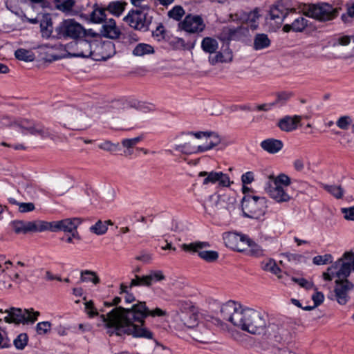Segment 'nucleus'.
Returning <instances> with one entry per match:
<instances>
[{
	"instance_id": "nucleus-1",
	"label": "nucleus",
	"mask_w": 354,
	"mask_h": 354,
	"mask_svg": "<svg viewBox=\"0 0 354 354\" xmlns=\"http://www.w3.org/2000/svg\"><path fill=\"white\" fill-rule=\"evenodd\" d=\"M167 312L159 308L149 310L145 301H139L130 308L121 306L112 309L106 315H101L102 321L107 328H113L117 335L127 334L136 338L152 339L153 333L145 326L148 316L163 317Z\"/></svg>"
},
{
	"instance_id": "nucleus-2",
	"label": "nucleus",
	"mask_w": 354,
	"mask_h": 354,
	"mask_svg": "<svg viewBox=\"0 0 354 354\" xmlns=\"http://www.w3.org/2000/svg\"><path fill=\"white\" fill-rule=\"evenodd\" d=\"M220 312L223 319L234 326L253 335L268 333L277 337L283 332L277 324H267L265 314L259 310L241 305L234 301H228L221 305Z\"/></svg>"
},
{
	"instance_id": "nucleus-3",
	"label": "nucleus",
	"mask_w": 354,
	"mask_h": 354,
	"mask_svg": "<svg viewBox=\"0 0 354 354\" xmlns=\"http://www.w3.org/2000/svg\"><path fill=\"white\" fill-rule=\"evenodd\" d=\"M351 270H354V253L346 252L328 268L327 272L323 273V277L326 281H331L335 276L339 279L335 281V293L336 300L341 305L347 302L348 291L353 286L346 279Z\"/></svg>"
},
{
	"instance_id": "nucleus-4",
	"label": "nucleus",
	"mask_w": 354,
	"mask_h": 354,
	"mask_svg": "<svg viewBox=\"0 0 354 354\" xmlns=\"http://www.w3.org/2000/svg\"><path fill=\"white\" fill-rule=\"evenodd\" d=\"M10 128L16 131H21L23 134L30 133L33 136H39L41 138L55 139V135L48 128H46L39 123H35L28 120H16L8 117L0 118V128Z\"/></svg>"
},
{
	"instance_id": "nucleus-5",
	"label": "nucleus",
	"mask_w": 354,
	"mask_h": 354,
	"mask_svg": "<svg viewBox=\"0 0 354 354\" xmlns=\"http://www.w3.org/2000/svg\"><path fill=\"white\" fill-rule=\"evenodd\" d=\"M290 183V178L284 174L277 176L270 175L266 185L265 191L276 202L286 203L291 199V197L285 187L289 186Z\"/></svg>"
},
{
	"instance_id": "nucleus-6",
	"label": "nucleus",
	"mask_w": 354,
	"mask_h": 354,
	"mask_svg": "<svg viewBox=\"0 0 354 354\" xmlns=\"http://www.w3.org/2000/svg\"><path fill=\"white\" fill-rule=\"evenodd\" d=\"M180 313L176 317V329L191 330L198 324L196 308L191 302L182 301L180 303Z\"/></svg>"
},
{
	"instance_id": "nucleus-7",
	"label": "nucleus",
	"mask_w": 354,
	"mask_h": 354,
	"mask_svg": "<svg viewBox=\"0 0 354 354\" xmlns=\"http://www.w3.org/2000/svg\"><path fill=\"white\" fill-rule=\"evenodd\" d=\"M265 197L245 195L241 201L245 217L260 220L265 215L267 208Z\"/></svg>"
},
{
	"instance_id": "nucleus-8",
	"label": "nucleus",
	"mask_w": 354,
	"mask_h": 354,
	"mask_svg": "<svg viewBox=\"0 0 354 354\" xmlns=\"http://www.w3.org/2000/svg\"><path fill=\"white\" fill-rule=\"evenodd\" d=\"M64 125L73 130H83L91 126L89 118L75 106H67L63 112Z\"/></svg>"
},
{
	"instance_id": "nucleus-9",
	"label": "nucleus",
	"mask_w": 354,
	"mask_h": 354,
	"mask_svg": "<svg viewBox=\"0 0 354 354\" xmlns=\"http://www.w3.org/2000/svg\"><path fill=\"white\" fill-rule=\"evenodd\" d=\"M87 35V31L73 19L62 21L55 29L53 37L57 39H80Z\"/></svg>"
},
{
	"instance_id": "nucleus-10",
	"label": "nucleus",
	"mask_w": 354,
	"mask_h": 354,
	"mask_svg": "<svg viewBox=\"0 0 354 354\" xmlns=\"http://www.w3.org/2000/svg\"><path fill=\"white\" fill-rule=\"evenodd\" d=\"M339 8H333L331 5L322 3L309 5L305 10V15L320 21L334 19L337 17Z\"/></svg>"
},
{
	"instance_id": "nucleus-11",
	"label": "nucleus",
	"mask_w": 354,
	"mask_h": 354,
	"mask_svg": "<svg viewBox=\"0 0 354 354\" xmlns=\"http://www.w3.org/2000/svg\"><path fill=\"white\" fill-rule=\"evenodd\" d=\"M7 315L3 319L9 324H28L34 323L39 315V312L34 311L32 308L24 309L17 308H10L5 310Z\"/></svg>"
},
{
	"instance_id": "nucleus-12",
	"label": "nucleus",
	"mask_w": 354,
	"mask_h": 354,
	"mask_svg": "<svg viewBox=\"0 0 354 354\" xmlns=\"http://www.w3.org/2000/svg\"><path fill=\"white\" fill-rule=\"evenodd\" d=\"M209 247L210 244L207 241H195L181 245V248L184 251L197 253L201 259L207 262H215L218 259V253L216 251L207 250Z\"/></svg>"
},
{
	"instance_id": "nucleus-13",
	"label": "nucleus",
	"mask_w": 354,
	"mask_h": 354,
	"mask_svg": "<svg viewBox=\"0 0 354 354\" xmlns=\"http://www.w3.org/2000/svg\"><path fill=\"white\" fill-rule=\"evenodd\" d=\"M194 132H182L176 135L170 142L173 145L176 151H180L184 154H191L198 153L197 147L193 143Z\"/></svg>"
},
{
	"instance_id": "nucleus-14",
	"label": "nucleus",
	"mask_w": 354,
	"mask_h": 354,
	"mask_svg": "<svg viewBox=\"0 0 354 354\" xmlns=\"http://www.w3.org/2000/svg\"><path fill=\"white\" fill-rule=\"evenodd\" d=\"M151 17L140 10H132L124 17V21L135 30L146 32L151 23Z\"/></svg>"
},
{
	"instance_id": "nucleus-15",
	"label": "nucleus",
	"mask_w": 354,
	"mask_h": 354,
	"mask_svg": "<svg viewBox=\"0 0 354 354\" xmlns=\"http://www.w3.org/2000/svg\"><path fill=\"white\" fill-rule=\"evenodd\" d=\"M92 59L96 61L106 60L115 53L112 41H102L100 37L93 39Z\"/></svg>"
},
{
	"instance_id": "nucleus-16",
	"label": "nucleus",
	"mask_w": 354,
	"mask_h": 354,
	"mask_svg": "<svg viewBox=\"0 0 354 354\" xmlns=\"http://www.w3.org/2000/svg\"><path fill=\"white\" fill-rule=\"evenodd\" d=\"M205 212L212 216L225 215L228 206L224 196H211L209 203L205 206Z\"/></svg>"
},
{
	"instance_id": "nucleus-17",
	"label": "nucleus",
	"mask_w": 354,
	"mask_h": 354,
	"mask_svg": "<svg viewBox=\"0 0 354 354\" xmlns=\"http://www.w3.org/2000/svg\"><path fill=\"white\" fill-rule=\"evenodd\" d=\"M178 28L189 33H198L205 29V25L200 16L188 15L178 24Z\"/></svg>"
},
{
	"instance_id": "nucleus-18",
	"label": "nucleus",
	"mask_w": 354,
	"mask_h": 354,
	"mask_svg": "<svg viewBox=\"0 0 354 354\" xmlns=\"http://www.w3.org/2000/svg\"><path fill=\"white\" fill-rule=\"evenodd\" d=\"M224 242L227 248L241 252L245 250V245H251V241L244 236L243 235L239 234L234 232L227 233L223 236Z\"/></svg>"
},
{
	"instance_id": "nucleus-19",
	"label": "nucleus",
	"mask_w": 354,
	"mask_h": 354,
	"mask_svg": "<svg viewBox=\"0 0 354 354\" xmlns=\"http://www.w3.org/2000/svg\"><path fill=\"white\" fill-rule=\"evenodd\" d=\"M199 177H203V184H215L218 183L219 186L221 187H230L231 181L227 174H224L221 171H201L198 174Z\"/></svg>"
},
{
	"instance_id": "nucleus-20",
	"label": "nucleus",
	"mask_w": 354,
	"mask_h": 354,
	"mask_svg": "<svg viewBox=\"0 0 354 354\" xmlns=\"http://www.w3.org/2000/svg\"><path fill=\"white\" fill-rule=\"evenodd\" d=\"M295 12V9L287 8L285 7L283 3L278 2L270 8L269 17H267V20L273 21L274 24L279 27L282 24L285 18L290 12Z\"/></svg>"
},
{
	"instance_id": "nucleus-21",
	"label": "nucleus",
	"mask_w": 354,
	"mask_h": 354,
	"mask_svg": "<svg viewBox=\"0 0 354 354\" xmlns=\"http://www.w3.org/2000/svg\"><path fill=\"white\" fill-rule=\"evenodd\" d=\"M194 136L196 138L198 139H200L203 137H205L207 138V145L197 147V151L198 153H202L210 150L214 147L218 145L221 142L220 136L214 132L198 131L196 132Z\"/></svg>"
},
{
	"instance_id": "nucleus-22",
	"label": "nucleus",
	"mask_w": 354,
	"mask_h": 354,
	"mask_svg": "<svg viewBox=\"0 0 354 354\" xmlns=\"http://www.w3.org/2000/svg\"><path fill=\"white\" fill-rule=\"evenodd\" d=\"M193 339L203 344H208L214 340V333L204 324H198L190 330Z\"/></svg>"
},
{
	"instance_id": "nucleus-23",
	"label": "nucleus",
	"mask_w": 354,
	"mask_h": 354,
	"mask_svg": "<svg viewBox=\"0 0 354 354\" xmlns=\"http://www.w3.org/2000/svg\"><path fill=\"white\" fill-rule=\"evenodd\" d=\"M74 52L72 55L73 57H91L93 50V39L91 40L80 39L75 41L73 44Z\"/></svg>"
},
{
	"instance_id": "nucleus-24",
	"label": "nucleus",
	"mask_w": 354,
	"mask_h": 354,
	"mask_svg": "<svg viewBox=\"0 0 354 354\" xmlns=\"http://www.w3.org/2000/svg\"><path fill=\"white\" fill-rule=\"evenodd\" d=\"M233 60V53L228 46H223L214 55H209V63L214 66L221 63H230Z\"/></svg>"
},
{
	"instance_id": "nucleus-25",
	"label": "nucleus",
	"mask_w": 354,
	"mask_h": 354,
	"mask_svg": "<svg viewBox=\"0 0 354 354\" xmlns=\"http://www.w3.org/2000/svg\"><path fill=\"white\" fill-rule=\"evenodd\" d=\"M249 30L244 26H227L222 30V35L227 40H241L247 37Z\"/></svg>"
},
{
	"instance_id": "nucleus-26",
	"label": "nucleus",
	"mask_w": 354,
	"mask_h": 354,
	"mask_svg": "<svg viewBox=\"0 0 354 354\" xmlns=\"http://www.w3.org/2000/svg\"><path fill=\"white\" fill-rule=\"evenodd\" d=\"M78 218H66L61 221H53V232L64 231L69 232L74 231L80 225Z\"/></svg>"
},
{
	"instance_id": "nucleus-27",
	"label": "nucleus",
	"mask_w": 354,
	"mask_h": 354,
	"mask_svg": "<svg viewBox=\"0 0 354 354\" xmlns=\"http://www.w3.org/2000/svg\"><path fill=\"white\" fill-rule=\"evenodd\" d=\"M301 120L300 115H286L279 120L278 127L283 131L290 132L297 129Z\"/></svg>"
},
{
	"instance_id": "nucleus-28",
	"label": "nucleus",
	"mask_w": 354,
	"mask_h": 354,
	"mask_svg": "<svg viewBox=\"0 0 354 354\" xmlns=\"http://www.w3.org/2000/svg\"><path fill=\"white\" fill-rule=\"evenodd\" d=\"M102 33L106 37L115 39L120 37L121 32L117 27L115 20L110 19L103 24Z\"/></svg>"
},
{
	"instance_id": "nucleus-29",
	"label": "nucleus",
	"mask_w": 354,
	"mask_h": 354,
	"mask_svg": "<svg viewBox=\"0 0 354 354\" xmlns=\"http://www.w3.org/2000/svg\"><path fill=\"white\" fill-rule=\"evenodd\" d=\"M41 33L43 37L49 38L51 36L53 37V28L52 19L49 15H44L42 16V19L39 20Z\"/></svg>"
},
{
	"instance_id": "nucleus-30",
	"label": "nucleus",
	"mask_w": 354,
	"mask_h": 354,
	"mask_svg": "<svg viewBox=\"0 0 354 354\" xmlns=\"http://www.w3.org/2000/svg\"><path fill=\"white\" fill-rule=\"evenodd\" d=\"M261 147L270 153H275L282 149L283 142L279 140L270 138L262 141Z\"/></svg>"
},
{
	"instance_id": "nucleus-31",
	"label": "nucleus",
	"mask_w": 354,
	"mask_h": 354,
	"mask_svg": "<svg viewBox=\"0 0 354 354\" xmlns=\"http://www.w3.org/2000/svg\"><path fill=\"white\" fill-rule=\"evenodd\" d=\"M201 48L209 55H214L218 48V43L215 39L206 37L202 40Z\"/></svg>"
},
{
	"instance_id": "nucleus-32",
	"label": "nucleus",
	"mask_w": 354,
	"mask_h": 354,
	"mask_svg": "<svg viewBox=\"0 0 354 354\" xmlns=\"http://www.w3.org/2000/svg\"><path fill=\"white\" fill-rule=\"evenodd\" d=\"M30 232H44L49 230L53 232V222L41 220L29 221Z\"/></svg>"
},
{
	"instance_id": "nucleus-33",
	"label": "nucleus",
	"mask_w": 354,
	"mask_h": 354,
	"mask_svg": "<svg viewBox=\"0 0 354 354\" xmlns=\"http://www.w3.org/2000/svg\"><path fill=\"white\" fill-rule=\"evenodd\" d=\"M270 45V40L268 35L263 33L257 34L254 39V48L259 50L268 48Z\"/></svg>"
},
{
	"instance_id": "nucleus-34",
	"label": "nucleus",
	"mask_w": 354,
	"mask_h": 354,
	"mask_svg": "<svg viewBox=\"0 0 354 354\" xmlns=\"http://www.w3.org/2000/svg\"><path fill=\"white\" fill-rule=\"evenodd\" d=\"M126 5L127 3L125 2L112 1L109 3L106 10L112 15L119 17L124 10Z\"/></svg>"
},
{
	"instance_id": "nucleus-35",
	"label": "nucleus",
	"mask_w": 354,
	"mask_h": 354,
	"mask_svg": "<svg viewBox=\"0 0 354 354\" xmlns=\"http://www.w3.org/2000/svg\"><path fill=\"white\" fill-rule=\"evenodd\" d=\"M25 3V0H6V8L12 13L19 17H22L23 11L21 10L20 5Z\"/></svg>"
},
{
	"instance_id": "nucleus-36",
	"label": "nucleus",
	"mask_w": 354,
	"mask_h": 354,
	"mask_svg": "<svg viewBox=\"0 0 354 354\" xmlns=\"http://www.w3.org/2000/svg\"><path fill=\"white\" fill-rule=\"evenodd\" d=\"M153 53L154 49L151 45L143 43L138 44L133 50L135 56H144Z\"/></svg>"
},
{
	"instance_id": "nucleus-37",
	"label": "nucleus",
	"mask_w": 354,
	"mask_h": 354,
	"mask_svg": "<svg viewBox=\"0 0 354 354\" xmlns=\"http://www.w3.org/2000/svg\"><path fill=\"white\" fill-rule=\"evenodd\" d=\"M80 281L82 282L91 281L94 284H98L100 279L95 272L91 270H82L81 272Z\"/></svg>"
},
{
	"instance_id": "nucleus-38",
	"label": "nucleus",
	"mask_w": 354,
	"mask_h": 354,
	"mask_svg": "<svg viewBox=\"0 0 354 354\" xmlns=\"http://www.w3.org/2000/svg\"><path fill=\"white\" fill-rule=\"evenodd\" d=\"M151 282L149 278V275L139 276L136 275L135 278L132 279L129 284V288H131L134 286H151Z\"/></svg>"
},
{
	"instance_id": "nucleus-39",
	"label": "nucleus",
	"mask_w": 354,
	"mask_h": 354,
	"mask_svg": "<svg viewBox=\"0 0 354 354\" xmlns=\"http://www.w3.org/2000/svg\"><path fill=\"white\" fill-rule=\"evenodd\" d=\"M15 55L17 59L24 62H32L35 59V54L31 50L24 48L17 49Z\"/></svg>"
},
{
	"instance_id": "nucleus-40",
	"label": "nucleus",
	"mask_w": 354,
	"mask_h": 354,
	"mask_svg": "<svg viewBox=\"0 0 354 354\" xmlns=\"http://www.w3.org/2000/svg\"><path fill=\"white\" fill-rule=\"evenodd\" d=\"M322 187L337 199L342 198L344 195V189L340 185L322 184Z\"/></svg>"
},
{
	"instance_id": "nucleus-41",
	"label": "nucleus",
	"mask_w": 354,
	"mask_h": 354,
	"mask_svg": "<svg viewBox=\"0 0 354 354\" xmlns=\"http://www.w3.org/2000/svg\"><path fill=\"white\" fill-rule=\"evenodd\" d=\"M89 230L90 232L96 235H102L106 232L108 227L106 226V223L99 220L95 223V225L91 226Z\"/></svg>"
},
{
	"instance_id": "nucleus-42",
	"label": "nucleus",
	"mask_w": 354,
	"mask_h": 354,
	"mask_svg": "<svg viewBox=\"0 0 354 354\" xmlns=\"http://www.w3.org/2000/svg\"><path fill=\"white\" fill-rule=\"evenodd\" d=\"M185 12L181 6H175L167 12V16L176 21H180Z\"/></svg>"
},
{
	"instance_id": "nucleus-43",
	"label": "nucleus",
	"mask_w": 354,
	"mask_h": 354,
	"mask_svg": "<svg viewBox=\"0 0 354 354\" xmlns=\"http://www.w3.org/2000/svg\"><path fill=\"white\" fill-rule=\"evenodd\" d=\"M12 225L14 231L17 234L30 232L29 221H16Z\"/></svg>"
},
{
	"instance_id": "nucleus-44",
	"label": "nucleus",
	"mask_w": 354,
	"mask_h": 354,
	"mask_svg": "<svg viewBox=\"0 0 354 354\" xmlns=\"http://www.w3.org/2000/svg\"><path fill=\"white\" fill-rule=\"evenodd\" d=\"M262 268L264 270L276 274L279 279L282 278V276L279 275V273L281 272V270L273 260H269L268 262L263 265Z\"/></svg>"
},
{
	"instance_id": "nucleus-45",
	"label": "nucleus",
	"mask_w": 354,
	"mask_h": 354,
	"mask_svg": "<svg viewBox=\"0 0 354 354\" xmlns=\"http://www.w3.org/2000/svg\"><path fill=\"white\" fill-rule=\"evenodd\" d=\"M105 10L102 8L95 9L91 14V21L96 24L102 23L106 17Z\"/></svg>"
},
{
	"instance_id": "nucleus-46",
	"label": "nucleus",
	"mask_w": 354,
	"mask_h": 354,
	"mask_svg": "<svg viewBox=\"0 0 354 354\" xmlns=\"http://www.w3.org/2000/svg\"><path fill=\"white\" fill-rule=\"evenodd\" d=\"M353 119L349 115H343L338 118L336 121L337 126L343 130H347L349 127L353 124Z\"/></svg>"
},
{
	"instance_id": "nucleus-47",
	"label": "nucleus",
	"mask_w": 354,
	"mask_h": 354,
	"mask_svg": "<svg viewBox=\"0 0 354 354\" xmlns=\"http://www.w3.org/2000/svg\"><path fill=\"white\" fill-rule=\"evenodd\" d=\"M56 8L62 11H68L74 6L73 0H55Z\"/></svg>"
},
{
	"instance_id": "nucleus-48",
	"label": "nucleus",
	"mask_w": 354,
	"mask_h": 354,
	"mask_svg": "<svg viewBox=\"0 0 354 354\" xmlns=\"http://www.w3.org/2000/svg\"><path fill=\"white\" fill-rule=\"evenodd\" d=\"M307 19L303 17H299L292 23L293 31L301 32L307 26Z\"/></svg>"
},
{
	"instance_id": "nucleus-49",
	"label": "nucleus",
	"mask_w": 354,
	"mask_h": 354,
	"mask_svg": "<svg viewBox=\"0 0 354 354\" xmlns=\"http://www.w3.org/2000/svg\"><path fill=\"white\" fill-rule=\"evenodd\" d=\"M292 94L290 92H280L277 94V98L273 102L274 106L280 104L283 105L291 97Z\"/></svg>"
},
{
	"instance_id": "nucleus-50",
	"label": "nucleus",
	"mask_w": 354,
	"mask_h": 354,
	"mask_svg": "<svg viewBox=\"0 0 354 354\" xmlns=\"http://www.w3.org/2000/svg\"><path fill=\"white\" fill-rule=\"evenodd\" d=\"M148 275L151 285L153 282L160 281L165 279V276L161 270H151Z\"/></svg>"
},
{
	"instance_id": "nucleus-51",
	"label": "nucleus",
	"mask_w": 354,
	"mask_h": 354,
	"mask_svg": "<svg viewBox=\"0 0 354 354\" xmlns=\"http://www.w3.org/2000/svg\"><path fill=\"white\" fill-rule=\"evenodd\" d=\"M332 256L330 254H326L324 255H318L313 258V262L315 265H324L332 261Z\"/></svg>"
},
{
	"instance_id": "nucleus-52",
	"label": "nucleus",
	"mask_w": 354,
	"mask_h": 354,
	"mask_svg": "<svg viewBox=\"0 0 354 354\" xmlns=\"http://www.w3.org/2000/svg\"><path fill=\"white\" fill-rule=\"evenodd\" d=\"M28 336L25 333H21L14 340V344L17 349H23L27 344Z\"/></svg>"
},
{
	"instance_id": "nucleus-53",
	"label": "nucleus",
	"mask_w": 354,
	"mask_h": 354,
	"mask_svg": "<svg viewBox=\"0 0 354 354\" xmlns=\"http://www.w3.org/2000/svg\"><path fill=\"white\" fill-rule=\"evenodd\" d=\"M153 37L158 41H161L165 39L166 31L164 26L160 24L154 31L152 32Z\"/></svg>"
},
{
	"instance_id": "nucleus-54",
	"label": "nucleus",
	"mask_w": 354,
	"mask_h": 354,
	"mask_svg": "<svg viewBox=\"0 0 354 354\" xmlns=\"http://www.w3.org/2000/svg\"><path fill=\"white\" fill-rule=\"evenodd\" d=\"M51 328V324L49 322H39L36 326V330L39 335L47 333Z\"/></svg>"
},
{
	"instance_id": "nucleus-55",
	"label": "nucleus",
	"mask_w": 354,
	"mask_h": 354,
	"mask_svg": "<svg viewBox=\"0 0 354 354\" xmlns=\"http://www.w3.org/2000/svg\"><path fill=\"white\" fill-rule=\"evenodd\" d=\"M118 147V144L112 143L109 140H105L98 145V147L100 149H102V150H104V151H106L109 152H112V151H115L117 149Z\"/></svg>"
},
{
	"instance_id": "nucleus-56",
	"label": "nucleus",
	"mask_w": 354,
	"mask_h": 354,
	"mask_svg": "<svg viewBox=\"0 0 354 354\" xmlns=\"http://www.w3.org/2000/svg\"><path fill=\"white\" fill-rule=\"evenodd\" d=\"M85 310L89 317H93L97 316L99 313L95 308L93 301L85 302Z\"/></svg>"
},
{
	"instance_id": "nucleus-57",
	"label": "nucleus",
	"mask_w": 354,
	"mask_h": 354,
	"mask_svg": "<svg viewBox=\"0 0 354 354\" xmlns=\"http://www.w3.org/2000/svg\"><path fill=\"white\" fill-rule=\"evenodd\" d=\"M142 140V137H136L131 139H124L122 141V145L124 147L127 149L133 147L136 145H137L140 141Z\"/></svg>"
},
{
	"instance_id": "nucleus-58",
	"label": "nucleus",
	"mask_w": 354,
	"mask_h": 354,
	"mask_svg": "<svg viewBox=\"0 0 354 354\" xmlns=\"http://www.w3.org/2000/svg\"><path fill=\"white\" fill-rule=\"evenodd\" d=\"M292 280L298 283L301 287L304 288L306 290H310L313 287V282L309 281L304 278L292 277Z\"/></svg>"
},
{
	"instance_id": "nucleus-59",
	"label": "nucleus",
	"mask_w": 354,
	"mask_h": 354,
	"mask_svg": "<svg viewBox=\"0 0 354 354\" xmlns=\"http://www.w3.org/2000/svg\"><path fill=\"white\" fill-rule=\"evenodd\" d=\"M20 212L25 213L32 212L35 209V205L32 203H17Z\"/></svg>"
},
{
	"instance_id": "nucleus-60",
	"label": "nucleus",
	"mask_w": 354,
	"mask_h": 354,
	"mask_svg": "<svg viewBox=\"0 0 354 354\" xmlns=\"http://www.w3.org/2000/svg\"><path fill=\"white\" fill-rule=\"evenodd\" d=\"M254 180V174L252 171H247L241 176L243 185L251 184Z\"/></svg>"
},
{
	"instance_id": "nucleus-61",
	"label": "nucleus",
	"mask_w": 354,
	"mask_h": 354,
	"mask_svg": "<svg viewBox=\"0 0 354 354\" xmlns=\"http://www.w3.org/2000/svg\"><path fill=\"white\" fill-rule=\"evenodd\" d=\"M353 36H340L337 39L334 45L338 44L342 46H346L350 44L351 41H353Z\"/></svg>"
},
{
	"instance_id": "nucleus-62",
	"label": "nucleus",
	"mask_w": 354,
	"mask_h": 354,
	"mask_svg": "<svg viewBox=\"0 0 354 354\" xmlns=\"http://www.w3.org/2000/svg\"><path fill=\"white\" fill-rule=\"evenodd\" d=\"M342 212L346 220L354 221V206L349 208H342Z\"/></svg>"
},
{
	"instance_id": "nucleus-63",
	"label": "nucleus",
	"mask_w": 354,
	"mask_h": 354,
	"mask_svg": "<svg viewBox=\"0 0 354 354\" xmlns=\"http://www.w3.org/2000/svg\"><path fill=\"white\" fill-rule=\"evenodd\" d=\"M324 295L320 292H316L313 296L312 299L314 301L315 306H317L321 304L324 301Z\"/></svg>"
},
{
	"instance_id": "nucleus-64",
	"label": "nucleus",
	"mask_w": 354,
	"mask_h": 354,
	"mask_svg": "<svg viewBox=\"0 0 354 354\" xmlns=\"http://www.w3.org/2000/svg\"><path fill=\"white\" fill-rule=\"evenodd\" d=\"M252 241H251V242H250L251 245H249L250 247H251V249H250L251 254L256 257L262 255L263 251L260 248V247H259L258 245H257L255 244L252 245Z\"/></svg>"
}]
</instances>
